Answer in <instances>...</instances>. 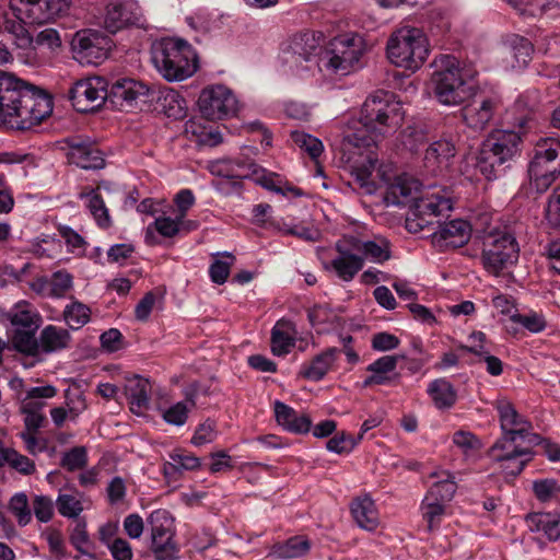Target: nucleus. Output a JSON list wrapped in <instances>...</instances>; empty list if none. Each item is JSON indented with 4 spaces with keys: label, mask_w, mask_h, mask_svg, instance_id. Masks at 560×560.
I'll use <instances>...</instances> for the list:
<instances>
[{
    "label": "nucleus",
    "mask_w": 560,
    "mask_h": 560,
    "mask_svg": "<svg viewBox=\"0 0 560 560\" xmlns=\"http://www.w3.org/2000/svg\"><path fill=\"white\" fill-rule=\"evenodd\" d=\"M151 550L156 560H175L178 553L174 536L151 538Z\"/></svg>",
    "instance_id": "54"
},
{
    "label": "nucleus",
    "mask_w": 560,
    "mask_h": 560,
    "mask_svg": "<svg viewBox=\"0 0 560 560\" xmlns=\"http://www.w3.org/2000/svg\"><path fill=\"white\" fill-rule=\"evenodd\" d=\"M10 322L15 328L12 337L13 347L25 354H38V343L35 334L42 324V316L26 301L16 303L10 314Z\"/></svg>",
    "instance_id": "10"
},
{
    "label": "nucleus",
    "mask_w": 560,
    "mask_h": 560,
    "mask_svg": "<svg viewBox=\"0 0 560 560\" xmlns=\"http://www.w3.org/2000/svg\"><path fill=\"white\" fill-rule=\"evenodd\" d=\"M65 492L60 491L56 499V506L59 514L67 518H78L84 511L83 493L77 491L72 487L65 488Z\"/></svg>",
    "instance_id": "39"
},
{
    "label": "nucleus",
    "mask_w": 560,
    "mask_h": 560,
    "mask_svg": "<svg viewBox=\"0 0 560 560\" xmlns=\"http://www.w3.org/2000/svg\"><path fill=\"white\" fill-rule=\"evenodd\" d=\"M386 51L393 65L416 72L428 59L430 49L422 30L405 26L389 36Z\"/></svg>",
    "instance_id": "7"
},
{
    "label": "nucleus",
    "mask_w": 560,
    "mask_h": 560,
    "mask_svg": "<svg viewBox=\"0 0 560 560\" xmlns=\"http://www.w3.org/2000/svg\"><path fill=\"white\" fill-rule=\"evenodd\" d=\"M404 355H383L366 366L370 373L362 383V387L368 388L376 385H393L397 384L400 374L397 372V364L399 359Z\"/></svg>",
    "instance_id": "19"
},
{
    "label": "nucleus",
    "mask_w": 560,
    "mask_h": 560,
    "mask_svg": "<svg viewBox=\"0 0 560 560\" xmlns=\"http://www.w3.org/2000/svg\"><path fill=\"white\" fill-rule=\"evenodd\" d=\"M62 316L69 328L78 330L90 322L91 310L88 305L73 301L66 305Z\"/></svg>",
    "instance_id": "48"
},
{
    "label": "nucleus",
    "mask_w": 560,
    "mask_h": 560,
    "mask_svg": "<svg viewBox=\"0 0 560 560\" xmlns=\"http://www.w3.org/2000/svg\"><path fill=\"white\" fill-rule=\"evenodd\" d=\"M357 525L368 532H374L380 525V515L375 502L369 495L355 498L350 505Z\"/></svg>",
    "instance_id": "29"
},
{
    "label": "nucleus",
    "mask_w": 560,
    "mask_h": 560,
    "mask_svg": "<svg viewBox=\"0 0 560 560\" xmlns=\"http://www.w3.org/2000/svg\"><path fill=\"white\" fill-rule=\"evenodd\" d=\"M217 422L211 419H207L196 428L191 438V443L196 446H201L213 442L217 439Z\"/></svg>",
    "instance_id": "64"
},
{
    "label": "nucleus",
    "mask_w": 560,
    "mask_h": 560,
    "mask_svg": "<svg viewBox=\"0 0 560 560\" xmlns=\"http://www.w3.org/2000/svg\"><path fill=\"white\" fill-rule=\"evenodd\" d=\"M185 131L196 136V140L200 144L214 147L222 142V135L218 130L207 129L195 120H188L185 126Z\"/></svg>",
    "instance_id": "52"
},
{
    "label": "nucleus",
    "mask_w": 560,
    "mask_h": 560,
    "mask_svg": "<svg viewBox=\"0 0 560 560\" xmlns=\"http://www.w3.org/2000/svg\"><path fill=\"white\" fill-rule=\"evenodd\" d=\"M348 242L355 252L362 253L363 260L368 259L375 264H383L392 257L390 243L384 236L377 235L372 240L348 236Z\"/></svg>",
    "instance_id": "25"
},
{
    "label": "nucleus",
    "mask_w": 560,
    "mask_h": 560,
    "mask_svg": "<svg viewBox=\"0 0 560 560\" xmlns=\"http://www.w3.org/2000/svg\"><path fill=\"white\" fill-rule=\"evenodd\" d=\"M275 416L278 424L287 431L303 434L311 430L312 421L306 415H298L293 408L281 402L275 401Z\"/></svg>",
    "instance_id": "30"
},
{
    "label": "nucleus",
    "mask_w": 560,
    "mask_h": 560,
    "mask_svg": "<svg viewBox=\"0 0 560 560\" xmlns=\"http://www.w3.org/2000/svg\"><path fill=\"white\" fill-rule=\"evenodd\" d=\"M88 455L83 446H77L63 454L61 466L69 471L82 469L86 466Z\"/></svg>",
    "instance_id": "63"
},
{
    "label": "nucleus",
    "mask_w": 560,
    "mask_h": 560,
    "mask_svg": "<svg viewBox=\"0 0 560 560\" xmlns=\"http://www.w3.org/2000/svg\"><path fill=\"white\" fill-rule=\"evenodd\" d=\"M172 463L164 465L165 475L179 469L192 470L200 466V459L187 453H174L170 455Z\"/></svg>",
    "instance_id": "60"
},
{
    "label": "nucleus",
    "mask_w": 560,
    "mask_h": 560,
    "mask_svg": "<svg viewBox=\"0 0 560 560\" xmlns=\"http://www.w3.org/2000/svg\"><path fill=\"white\" fill-rule=\"evenodd\" d=\"M340 350L338 348H328L317 354L308 364H304L300 375L306 380L318 382L325 377L337 360Z\"/></svg>",
    "instance_id": "31"
},
{
    "label": "nucleus",
    "mask_w": 560,
    "mask_h": 560,
    "mask_svg": "<svg viewBox=\"0 0 560 560\" xmlns=\"http://www.w3.org/2000/svg\"><path fill=\"white\" fill-rule=\"evenodd\" d=\"M250 175L255 176V182L264 188L285 196L288 192L298 194V189L289 186L280 175L268 172L267 170L254 163Z\"/></svg>",
    "instance_id": "42"
},
{
    "label": "nucleus",
    "mask_w": 560,
    "mask_h": 560,
    "mask_svg": "<svg viewBox=\"0 0 560 560\" xmlns=\"http://www.w3.org/2000/svg\"><path fill=\"white\" fill-rule=\"evenodd\" d=\"M149 89L142 82L132 79L116 81L112 86L114 97L130 104L147 96Z\"/></svg>",
    "instance_id": "44"
},
{
    "label": "nucleus",
    "mask_w": 560,
    "mask_h": 560,
    "mask_svg": "<svg viewBox=\"0 0 560 560\" xmlns=\"http://www.w3.org/2000/svg\"><path fill=\"white\" fill-rule=\"evenodd\" d=\"M158 102L161 110L168 118L180 119L186 116L187 102L179 92L168 88L164 89L160 92Z\"/></svg>",
    "instance_id": "41"
},
{
    "label": "nucleus",
    "mask_w": 560,
    "mask_h": 560,
    "mask_svg": "<svg viewBox=\"0 0 560 560\" xmlns=\"http://www.w3.org/2000/svg\"><path fill=\"white\" fill-rule=\"evenodd\" d=\"M308 319L318 332L328 331L339 325L338 314L327 305H316L311 308Z\"/></svg>",
    "instance_id": "46"
},
{
    "label": "nucleus",
    "mask_w": 560,
    "mask_h": 560,
    "mask_svg": "<svg viewBox=\"0 0 560 560\" xmlns=\"http://www.w3.org/2000/svg\"><path fill=\"white\" fill-rule=\"evenodd\" d=\"M522 139L511 130H494L482 142L476 167L489 180L499 177L521 151Z\"/></svg>",
    "instance_id": "6"
},
{
    "label": "nucleus",
    "mask_w": 560,
    "mask_h": 560,
    "mask_svg": "<svg viewBox=\"0 0 560 560\" xmlns=\"http://www.w3.org/2000/svg\"><path fill=\"white\" fill-rule=\"evenodd\" d=\"M468 101V104L462 109L465 124L477 131L486 129L501 105L499 95L477 93L475 89Z\"/></svg>",
    "instance_id": "16"
},
{
    "label": "nucleus",
    "mask_w": 560,
    "mask_h": 560,
    "mask_svg": "<svg viewBox=\"0 0 560 560\" xmlns=\"http://www.w3.org/2000/svg\"><path fill=\"white\" fill-rule=\"evenodd\" d=\"M196 407L194 394H188L185 401H178L162 412L163 420L176 427H182L186 423L189 412Z\"/></svg>",
    "instance_id": "45"
},
{
    "label": "nucleus",
    "mask_w": 560,
    "mask_h": 560,
    "mask_svg": "<svg viewBox=\"0 0 560 560\" xmlns=\"http://www.w3.org/2000/svg\"><path fill=\"white\" fill-rule=\"evenodd\" d=\"M254 163L244 162L242 160L221 159L212 161L208 165L209 172L218 177L223 178H246L250 176Z\"/></svg>",
    "instance_id": "34"
},
{
    "label": "nucleus",
    "mask_w": 560,
    "mask_h": 560,
    "mask_svg": "<svg viewBox=\"0 0 560 560\" xmlns=\"http://www.w3.org/2000/svg\"><path fill=\"white\" fill-rule=\"evenodd\" d=\"M147 521L151 528V538L174 536V520L168 511L158 509L151 512Z\"/></svg>",
    "instance_id": "47"
},
{
    "label": "nucleus",
    "mask_w": 560,
    "mask_h": 560,
    "mask_svg": "<svg viewBox=\"0 0 560 560\" xmlns=\"http://www.w3.org/2000/svg\"><path fill=\"white\" fill-rule=\"evenodd\" d=\"M560 482L552 478L537 479L533 482V492L536 499L541 503H548L556 500Z\"/></svg>",
    "instance_id": "58"
},
{
    "label": "nucleus",
    "mask_w": 560,
    "mask_h": 560,
    "mask_svg": "<svg viewBox=\"0 0 560 560\" xmlns=\"http://www.w3.org/2000/svg\"><path fill=\"white\" fill-rule=\"evenodd\" d=\"M51 100L25 86L24 82L0 71V122L25 130L50 115Z\"/></svg>",
    "instance_id": "2"
},
{
    "label": "nucleus",
    "mask_w": 560,
    "mask_h": 560,
    "mask_svg": "<svg viewBox=\"0 0 560 560\" xmlns=\"http://www.w3.org/2000/svg\"><path fill=\"white\" fill-rule=\"evenodd\" d=\"M198 107L206 119L220 120L236 114L237 100L230 89L218 84L201 91Z\"/></svg>",
    "instance_id": "14"
},
{
    "label": "nucleus",
    "mask_w": 560,
    "mask_h": 560,
    "mask_svg": "<svg viewBox=\"0 0 560 560\" xmlns=\"http://www.w3.org/2000/svg\"><path fill=\"white\" fill-rule=\"evenodd\" d=\"M470 232L467 221L452 220L439 225V229L432 234V242L441 248L460 247L469 241Z\"/></svg>",
    "instance_id": "22"
},
{
    "label": "nucleus",
    "mask_w": 560,
    "mask_h": 560,
    "mask_svg": "<svg viewBox=\"0 0 560 560\" xmlns=\"http://www.w3.org/2000/svg\"><path fill=\"white\" fill-rule=\"evenodd\" d=\"M456 152L454 138L452 136H443L427 148L423 165L432 174L440 173L450 167Z\"/></svg>",
    "instance_id": "18"
},
{
    "label": "nucleus",
    "mask_w": 560,
    "mask_h": 560,
    "mask_svg": "<svg viewBox=\"0 0 560 560\" xmlns=\"http://www.w3.org/2000/svg\"><path fill=\"white\" fill-rule=\"evenodd\" d=\"M222 256L228 260L217 258L209 268L210 279L217 284H223L226 282L230 276L231 266L235 260L234 256L230 253H223Z\"/></svg>",
    "instance_id": "59"
},
{
    "label": "nucleus",
    "mask_w": 560,
    "mask_h": 560,
    "mask_svg": "<svg viewBox=\"0 0 560 560\" xmlns=\"http://www.w3.org/2000/svg\"><path fill=\"white\" fill-rule=\"evenodd\" d=\"M421 184L418 179L401 175L387 185L384 201L392 206H408L416 217L431 223L430 218L452 210L453 203L445 189L432 187L419 196Z\"/></svg>",
    "instance_id": "3"
},
{
    "label": "nucleus",
    "mask_w": 560,
    "mask_h": 560,
    "mask_svg": "<svg viewBox=\"0 0 560 560\" xmlns=\"http://www.w3.org/2000/svg\"><path fill=\"white\" fill-rule=\"evenodd\" d=\"M431 86L434 97L445 106H457L468 101L475 88L472 73L451 55H441L434 59Z\"/></svg>",
    "instance_id": "4"
},
{
    "label": "nucleus",
    "mask_w": 560,
    "mask_h": 560,
    "mask_svg": "<svg viewBox=\"0 0 560 560\" xmlns=\"http://www.w3.org/2000/svg\"><path fill=\"white\" fill-rule=\"evenodd\" d=\"M489 455L495 463L500 464L501 470L506 477L520 475L526 464L532 459V452L528 448H521L515 442L501 438L489 450Z\"/></svg>",
    "instance_id": "17"
},
{
    "label": "nucleus",
    "mask_w": 560,
    "mask_h": 560,
    "mask_svg": "<svg viewBox=\"0 0 560 560\" xmlns=\"http://www.w3.org/2000/svg\"><path fill=\"white\" fill-rule=\"evenodd\" d=\"M71 341L70 332L61 327L47 325L37 339L38 352L45 353L56 352L69 347Z\"/></svg>",
    "instance_id": "36"
},
{
    "label": "nucleus",
    "mask_w": 560,
    "mask_h": 560,
    "mask_svg": "<svg viewBox=\"0 0 560 560\" xmlns=\"http://www.w3.org/2000/svg\"><path fill=\"white\" fill-rule=\"evenodd\" d=\"M322 33L302 32L294 35L282 51L283 63L294 73L310 69L320 49Z\"/></svg>",
    "instance_id": "12"
},
{
    "label": "nucleus",
    "mask_w": 560,
    "mask_h": 560,
    "mask_svg": "<svg viewBox=\"0 0 560 560\" xmlns=\"http://www.w3.org/2000/svg\"><path fill=\"white\" fill-rule=\"evenodd\" d=\"M427 392L439 409L451 408L457 398L456 390L445 378H438L431 382Z\"/></svg>",
    "instance_id": "43"
},
{
    "label": "nucleus",
    "mask_w": 560,
    "mask_h": 560,
    "mask_svg": "<svg viewBox=\"0 0 560 560\" xmlns=\"http://www.w3.org/2000/svg\"><path fill=\"white\" fill-rule=\"evenodd\" d=\"M431 477L436 478V481L429 488L424 498L430 501L433 500L447 504L453 499L457 489L454 476L450 471L444 470L433 472Z\"/></svg>",
    "instance_id": "37"
},
{
    "label": "nucleus",
    "mask_w": 560,
    "mask_h": 560,
    "mask_svg": "<svg viewBox=\"0 0 560 560\" xmlns=\"http://www.w3.org/2000/svg\"><path fill=\"white\" fill-rule=\"evenodd\" d=\"M504 45L511 57L513 68L521 69L528 65L534 52V46L527 38L512 34L506 37Z\"/></svg>",
    "instance_id": "38"
},
{
    "label": "nucleus",
    "mask_w": 560,
    "mask_h": 560,
    "mask_svg": "<svg viewBox=\"0 0 560 560\" xmlns=\"http://www.w3.org/2000/svg\"><path fill=\"white\" fill-rule=\"evenodd\" d=\"M290 138L295 147H298L302 152L307 153L314 161H316L324 151L322 141L304 131L292 130Z\"/></svg>",
    "instance_id": "49"
},
{
    "label": "nucleus",
    "mask_w": 560,
    "mask_h": 560,
    "mask_svg": "<svg viewBox=\"0 0 560 560\" xmlns=\"http://www.w3.org/2000/svg\"><path fill=\"white\" fill-rule=\"evenodd\" d=\"M525 523L532 533L541 534L549 541L560 539L559 512H532L525 516Z\"/></svg>",
    "instance_id": "26"
},
{
    "label": "nucleus",
    "mask_w": 560,
    "mask_h": 560,
    "mask_svg": "<svg viewBox=\"0 0 560 560\" xmlns=\"http://www.w3.org/2000/svg\"><path fill=\"white\" fill-rule=\"evenodd\" d=\"M336 250L338 255L330 261V267L338 278L349 282L363 268V257L353 254L348 236L336 243Z\"/></svg>",
    "instance_id": "21"
},
{
    "label": "nucleus",
    "mask_w": 560,
    "mask_h": 560,
    "mask_svg": "<svg viewBox=\"0 0 560 560\" xmlns=\"http://www.w3.org/2000/svg\"><path fill=\"white\" fill-rule=\"evenodd\" d=\"M368 149V154L362 163L351 165V175L354 177L355 183L364 189L366 194L375 191V184L371 179L372 173L376 166L377 158L373 151Z\"/></svg>",
    "instance_id": "40"
},
{
    "label": "nucleus",
    "mask_w": 560,
    "mask_h": 560,
    "mask_svg": "<svg viewBox=\"0 0 560 560\" xmlns=\"http://www.w3.org/2000/svg\"><path fill=\"white\" fill-rule=\"evenodd\" d=\"M141 12L135 2H114L106 7L104 26L110 33H116L130 24H137Z\"/></svg>",
    "instance_id": "23"
},
{
    "label": "nucleus",
    "mask_w": 560,
    "mask_h": 560,
    "mask_svg": "<svg viewBox=\"0 0 560 560\" xmlns=\"http://www.w3.org/2000/svg\"><path fill=\"white\" fill-rule=\"evenodd\" d=\"M151 60L167 81H183L191 77L198 68L196 52L182 39L165 38L154 43Z\"/></svg>",
    "instance_id": "5"
},
{
    "label": "nucleus",
    "mask_w": 560,
    "mask_h": 560,
    "mask_svg": "<svg viewBox=\"0 0 560 560\" xmlns=\"http://www.w3.org/2000/svg\"><path fill=\"white\" fill-rule=\"evenodd\" d=\"M68 159L83 170H98L105 164L101 151L94 144L82 141L70 143Z\"/></svg>",
    "instance_id": "28"
},
{
    "label": "nucleus",
    "mask_w": 560,
    "mask_h": 560,
    "mask_svg": "<svg viewBox=\"0 0 560 560\" xmlns=\"http://www.w3.org/2000/svg\"><path fill=\"white\" fill-rule=\"evenodd\" d=\"M71 46L77 61L97 66L107 58L112 39L98 31L81 30L73 36Z\"/></svg>",
    "instance_id": "13"
},
{
    "label": "nucleus",
    "mask_w": 560,
    "mask_h": 560,
    "mask_svg": "<svg viewBox=\"0 0 560 560\" xmlns=\"http://www.w3.org/2000/svg\"><path fill=\"white\" fill-rule=\"evenodd\" d=\"M446 504L430 501L427 498L423 499L421 504L422 517L428 524V529L433 530L438 528L442 522L443 516L445 515Z\"/></svg>",
    "instance_id": "53"
},
{
    "label": "nucleus",
    "mask_w": 560,
    "mask_h": 560,
    "mask_svg": "<svg viewBox=\"0 0 560 560\" xmlns=\"http://www.w3.org/2000/svg\"><path fill=\"white\" fill-rule=\"evenodd\" d=\"M22 7L23 24H44L66 14L70 8V0H37L35 5Z\"/></svg>",
    "instance_id": "20"
},
{
    "label": "nucleus",
    "mask_w": 560,
    "mask_h": 560,
    "mask_svg": "<svg viewBox=\"0 0 560 560\" xmlns=\"http://www.w3.org/2000/svg\"><path fill=\"white\" fill-rule=\"evenodd\" d=\"M79 198L85 200L86 208L94 218L96 224L101 229H109L112 226V218L109 215L108 208L105 205L103 197L98 189L84 188L80 194Z\"/></svg>",
    "instance_id": "33"
},
{
    "label": "nucleus",
    "mask_w": 560,
    "mask_h": 560,
    "mask_svg": "<svg viewBox=\"0 0 560 560\" xmlns=\"http://www.w3.org/2000/svg\"><path fill=\"white\" fill-rule=\"evenodd\" d=\"M295 325L291 320L280 319L271 331V351L275 355L288 354L295 346Z\"/></svg>",
    "instance_id": "32"
},
{
    "label": "nucleus",
    "mask_w": 560,
    "mask_h": 560,
    "mask_svg": "<svg viewBox=\"0 0 560 560\" xmlns=\"http://www.w3.org/2000/svg\"><path fill=\"white\" fill-rule=\"evenodd\" d=\"M405 109L392 92L376 91L362 105L359 121L349 125L346 140L354 148H371L402 124Z\"/></svg>",
    "instance_id": "1"
},
{
    "label": "nucleus",
    "mask_w": 560,
    "mask_h": 560,
    "mask_svg": "<svg viewBox=\"0 0 560 560\" xmlns=\"http://www.w3.org/2000/svg\"><path fill=\"white\" fill-rule=\"evenodd\" d=\"M560 151V141L556 138H540L528 166L530 185L537 192H545L560 176V163L555 161Z\"/></svg>",
    "instance_id": "8"
},
{
    "label": "nucleus",
    "mask_w": 560,
    "mask_h": 560,
    "mask_svg": "<svg viewBox=\"0 0 560 560\" xmlns=\"http://www.w3.org/2000/svg\"><path fill=\"white\" fill-rule=\"evenodd\" d=\"M32 509L36 520L40 523L50 522L55 514L54 501L48 495H35L33 498Z\"/></svg>",
    "instance_id": "62"
},
{
    "label": "nucleus",
    "mask_w": 560,
    "mask_h": 560,
    "mask_svg": "<svg viewBox=\"0 0 560 560\" xmlns=\"http://www.w3.org/2000/svg\"><path fill=\"white\" fill-rule=\"evenodd\" d=\"M71 545L82 555L90 556V537L86 530V522L83 518L77 521L71 534Z\"/></svg>",
    "instance_id": "61"
},
{
    "label": "nucleus",
    "mask_w": 560,
    "mask_h": 560,
    "mask_svg": "<svg viewBox=\"0 0 560 560\" xmlns=\"http://www.w3.org/2000/svg\"><path fill=\"white\" fill-rule=\"evenodd\" d=\"M8 506L10 512L16 517L20 526H26L32 521V512L25 493L14 494L10 499Z\"/></svg>",
    "instance_id": "56"
},
{
    "label": "nucleus",
    "mask_w": 560,
    "mask_h": 560,
    "mask_svg": "<svg viewBox=\"0 0 560 560\" xmlns=\"http://www.w3.org/2000/svg\"><path fill=\"white\" fill-rule=\"evenodd\" d=\"M310 549L311 544L307 538L295 536L279 545L276 552L280 559H294L305 556Z\"/></svg>",
    "instance_id": "50"
},
{
    "label": "nucleus",
    "mask_w": 560,
    "mask_h": 560,
    "mask_svg": "<svg viewBox=\"0 0 560 560\" xmlns=\"http://www.w3.org/2000/svg\"><path fill=\"white\" fill-rule=\"evenodd\" d=\"M107 97V83L101 77L79 80L69 90L73 107L81 113L98 109Z\"/></svg>",
    "instance_id": "15"
},
{
    "label": "nucleus",
    "mask_w": 560,
    "mask_h": 560,
    "mask_svg": "<svg viewBox=\"0 0 560 560\" xmlns=\"http://www.w3.org/2000/svg\"><path fill=\"white\" fill-rule=\"evenodd\" d=\"M520 248L515 237L508 232L491 233L485 241L482 264L487 271L498 276L518 259Z\"/></svg>",
    "instance_id": "11"
},
{
    "label": "nucleus",
    "mask_w": 560,
    "mask_h": 560,
    "mask_svg": "<svg viewBox=\"0 0 560 560\" xmlns=\"http://www.w3.org/2000/svg\"><path fill=\"white\" fill-rule=\"evenodd\" d=\"M365 51L366 45L361 35L341 34L330 42L325 67L332 73L347 74L360 67V60Z\"/></svg>",
    "instance_id": "9"
},
{
    "label": "nucleus",
    "mask_w": 560,
    "mask_h": 560,
    "mask_svg": "<svg viewBox=\"0 0 560 560\" xmlns=\"http://www.w3.org/2000/svg\"><path fill=\"white\" fill-rule=\"evenodd\" d=\"M186 22L194 31L201 34H208L220 27L219 16L202 10L187 16Z\"/></svg>",
    "instance_id": "51"
},
{
    "label": "nucleus",
    "mask_w": 560,
    "mask_h": 560,
    "mask_svg": "<svg viewBox=\"0 0 560 560\" xmlns=\"http://www.w3.org/2000/svg\"><path fill=\"white\" fill-rule=\"evenodd\" d=\"M486 339V335L482 331H475L469 336L470 346H463L460 349L463 351L471 352L479 358V361H483L487 366L488 373L493 376H498L502 373L503 366L502 361L490 354L488 350L483 347V341Z\"/></svg>",
    "instance_id": "35"
},
{
    "label": "nucleus",
    "mask_w": 560,
    "mask_h": 560,
    "mask_svg": "<svg viewBox=\"0 0 560 560\" xmlns=\"http://www.w3.org/2000/svg\"><path fill=\"white\" fill-rule=\"evenodd\" d=\"M49 284L50 298H65L73 288V277L67 271H56L49 278Z\"/></svg>",
    "instance_id": "57"
},
{
    "label": "nucleus",
    "mask_w": 560,
    "mask_h": 560,
    "mask_svg": "<svg viewBox=\"0 0 560 560\" xmlns=\"http://www.w3.org/2000/svg\"><path fill=\"white\" fill-rule=\"evenodd\" d=\"M125 394L130 405V411L137 416L143 415L149 407L151 384L149 380L133 375L126 381Z\"/></svg>",
    "instance_id": "27"
},
{
    "label": "nucleus",
    "mask_w": 560,
    "mask_h": 560,
    "mask_svg": "<svg viewBox=\"0 0 560 560\" xmlns=\"http://www.w3.org/2000/svg\"><path fill=\"white\" fill-rule=\"evenodd\" d=\"M497 408L503 431L502 438L515 442L517 438L523 439L528 435L532 429L530 422L518 415L509 401H500Z\"/></svg>",
    "instance_id": "24"
},
{
    "label": "nucleus",
    "mask_w": 560,
    "mask_h": 560,
    "mask_svg": "<svg viewBox=\"0 0 560 560\" xmlns=\"http://www.w3.org/2000/svg\"><path fill=\"white\" fill-rule=\"evenodd\" d=\"M401 145L410 152H416L427 141V131L420 126H408L399 136Z\"/></svg>",
    "instance_id": "55"
}]
</instances>
